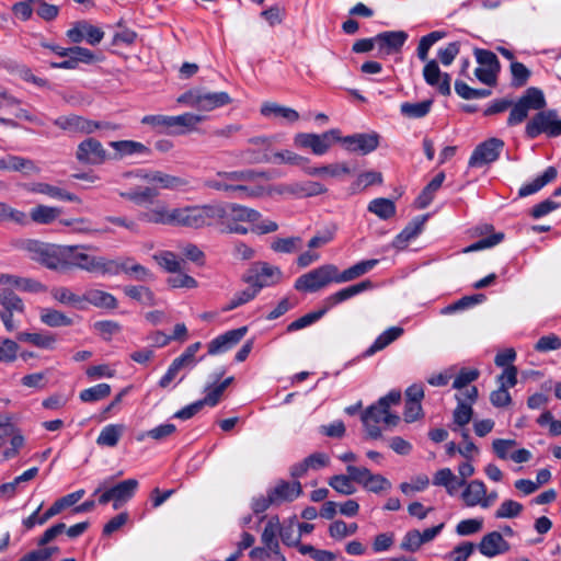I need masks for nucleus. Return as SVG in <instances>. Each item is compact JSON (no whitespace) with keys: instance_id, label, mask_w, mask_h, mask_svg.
I'll return each mask as SVG.
<instances>
[{"instance_id":"obj_40","label":"nucleus","mask_w":561,"mask_h":561,"mask_svg":"<svg viewBox=\"0 0 561 561\" xmlns=\"http://www.w3.org/2000/svg\"><path fill=\"white\" fill-rule=\"evenodd\" d=\"M445 180V173L439 172L433 180L423 188L416 198V205L420 209L426 208L434 199L436 192L440 188Z\"/></svg>"},{"instance_id":"obj_63","label":"nucleus","mask_w":561,"mask_h":561,"mask_svg":"<svg viewBox=\"0 0 561 561\" xmlns=\"http://www.w3.org/2000/svg\"><path fill=\"white\" fill-rule=\"evenodd\" d=\"M124 291L126 296L142 305L151 306L153 304V294L145 286H126Z\"/></svg>"},{"instance_id":"obj_53","label":"nucleus","mask_w":561,"mask_h":561,"mask_svg":"<svg viewBox=\"0 0 561 561\" xmlns=\"http://www.w3.org/2000/svg\"><path fill=\"white\" fill-rule=\"evenodd\" d=\"M302 239L300 237L276 238L271 243V249L276 253H294L301 249Z\"/></svg>"},{"instance_id":"obj_24","label":"nucleus","mask_w":561,"mask_h":561,"mask_svg":"<svg viewBox=\"0 0 561 561\" xmlns=\"http://www.w3.org/2000/svg\"><path fill=\"white\" fill-rule=\"evenodd\" d=\"M407 38L408 34L404 31H387L376 35L379 49L387 55L400 51Z\"/></svg>"},{"instance_id":"obj_47","label":"nucleus","mask_w":561,"mask_h":561,"mask_svg":"<svg viewBox=\"0 0 561 561\" xmlns=\"http://www.w3.org/2000/svg\"><path fill=\"white\" fill-rule=\"evenodd\" d=\"M396 205L389 198L378 197L368 204V211L375 214L382 220H387L396 215Z\"/></svg>"},{"instance_id":"obj_51","label":"nucleus","mask_w":561,"mask_h":561,"mask_svg":"<svg viewBox=\"0 0 561 561\" xmlns=\"http://www.w3.org/2000/svg\"><path fill=\"white\" fill-rule=\"evenodd\" d=\"M433 105V100H425L419 103L404 102L400 105V112L408 118H422L426 116Z\"/></svg>"},{"instance_id":"obj_11","label":"nucleus","mask_w":561,"mask_h":561,"mask_svg":"<svg viewBox=\"0 0 561 561\" xmlns=\"http://www.w3.org/2000/svg\"><path fill=\"white\" fill-rule=\"evenodd\" d=\"M340 139L341 130L332 128L322 134L298 133L294 137V145L298 148L310 149L316 156H323Z\"/></svg>"},{"instance_id":"obj_10","label":"nucleus","mask_w":561,"mask_h":561,"mask_svg":"<svg viewBox=\"0 0 561 561\" xmlns=\"http://www.w3.org/2000/svg\"><path fill=\"white\" fill-rule=\"evenodd\" d=\"M231 101L227 92H204L199 89L186 91L178 98L179 103L206 112L228 105Z\"/></svg>"},{"instance_id":"obj_48","label":"nucleus","mask_w":561,"mask_h":561,"mask_svg":"<svg viewBox=\"0 0 561 561\" xmlns=\"http://www.w3.org/2000/svg\"><path fill=\"white\" fill-rule=\"evenodd\" d=\"M84 490L80 489L72 493H69L60 499H58L47 511H46V518H51L56 515H58L62 510L66 507L75 505L77 502H79L82 496L84 495Z\"/></svg>"},{"instance_id":"obj_28","label":"nucleus","mask_w":561,"mask_h":561,"mask_svg":"<svg viewBox=\"0 0 561 561\" xmlns=\"http://www.w3.org/2000/svg\"><path fill=\"white\" fill-rule=\"evenodd\" d=\"M557 175V169L554 167H548L541 175L537 176L531 182L522 185L518 190V196L526 197L539 192L543 186L554 181Z\"/></svg>"},{"instance_id":"obj_8","label":"nucleus","mask_w":561,"mask_h":561,"mask_svg":"<svg viewBox=\"0 0 561 561\" xmlns=\"http://www.w3.org/2000/svg\"><path fill=\"white\" fill-rule=\"evenodd\" d=\"M542 134L550 138L561 136V117L557 110H542L526 123L525 135L528 139H535Z\"/></svg>"},{"instance_id":"obj_7","label":"nucleus","mask_w":561,"mask_h":561,"mask_svg":"<svg viewBox=\"0 0 561 561\" xmlns=\"http://www.w3.org/2000/svg\"><path fill=\"white\" fill-rule=\"evenodd\" d=\"M547 106V101L541 89L528 88L523 95L514 103L507 117L508 126H516L527 119L529 111L540 112Z\"/></svg>"},{"instance_id":"obj_50","label":"nucleus","mask_w":561,"mask_h":561,"mask_svg":"<svg viewBox=\"0 0 561 561\" xmlns=\"http://www.w3.org/2000/svg\"><path fill=\"white\" fill-rule=\"evenodd\" d=\"M278 534H279V522L277 517H272L264 527V530L261 536V540L263 547H266L268 550H275L279 548L278 542Z\"/></svg>"},{"instance_id":"obj_16","label":"nucleus","mask_w":561,"mask_h":561,"mask_svg":"<svg viewBox=\"0 0 561 561\" xmlns=\"http://www.w3.org/2000/svg\"><path fill=\"white\" fill-rule=\"evenodd\" d=\"M346 472L351 473L354 482L360 484L366 491L380 493L391 489V482L379 473H373L366 467L346 466Z\"/></svg>"},{"instance_id":"obj_29","label":"nucleus","mask_w":561,"mask_h":561,"mask_svg":"<svg viewBox=\"0 0 561 561\" xmlns=\"http://www.w3.org/2000/svg\"><path fill=\"white\" fill-rule=\"evenodd\" d=\"M425 220L426 216L416 217L412 221H410L404 227V229L394 238L392 245L399 250L404 249L411 240L415 239L421 233Z\"/></svg>"},{"instance_id":"obj_56","label":"nucleus","mask_w":561,"mask_h":561,"mask_svg":"<svg viewBox=\"0 0 561 561\" xmlns=\"http://www.w3.org/2000/svg\"><path fill=\"white\" fill-rule=\"evenodd\" d=\"M274 163H286L290 165H298L302 170L305 167H309V159L302 156L297 154L290 150H283L273 153Z\"/></svg>"},{"instance_id":"obj_35","label":"nucleus","mask_w":561,"mask_h":561,"mask_svg":"<svg viewBox=\"0 0 561 561\" xmlns=\"http://www.w3.org/2000/svg\"><path fill=\"white\" fill-rule=\"evenodd\" d=\"M173 216H174V208L169 209L165 205L160 204V205H157L152 209L142 211L139 215V218L147 222L173 226V222H174Z\"/></svg>"},{"instance_id":"obj_32","label":"nucleus","mask_w":561,"mask_h":561,"mask_svg":"<svg viewBox=\"0 0 561 561\" xmlns=\"http://www.w3.org/2000/svg\"><path fill=\"white\" fill-rule=\"evenodd\" d=\"M270 492L272 493V496L276 503L279 504L286 501H294L301 494L302 489L300 482L298 481H280L273 489H271Z\"/></svg>"},{"instance_id":"obj_3","label":"nucleus","mask_w":561,"mask_h":561,"mask_svg":"<svg viewBox=\"0 0 561 561\" xmlns=\"http://www.w3.org/2000/svg\"><path fill=\"white\" fill-rule=\"evenodd\" d=\"M84 249L85 245H67L65 273L80 268L92 274L114 276L117 265L113 259L90 255L81 251Z\"/></svg>"},{"instance_id":"obj_13","label":"nucleus","mask_w":561,"mask_h":561,"mask_svg":"<svg viewBox=\"0 0 561 561\" xmlns=\"http://www.w3.org/2000/svg\"><path fill=\"white\" fill-rule=\"evenodd\" d=\"M249 147L240 151V157L248 164L271 163L273 161L272 147L274 137L255 136L248 139Z\"/></svg>"},{"instance_id":"obj_2","label":"nucleus","mask_w":561,"mask_h":561,"mask_svg":"<svg viewBox=\"0 0 561 561\" xmlns=\"http://www.w3.org/2000/svg\"><path fill=\"white\" fill-rule=\"evenodd\" d=\"M209 226L218 225L224 233L247 234L249 229L243 222H255L261 214L253 209L236 203H213L208 204Z\"/></svg>"},{"instance_id":"obj_38","label":"nucleus","mask_w":561,"mask_h":561,"mask_svg":"<svg viewBox=\"0 0 561 561\" xmlns=\"http://www.w3.org/2000/svg\"><path fill=\"white\" fill-rule=\"evenodd\" d=\"M124 432V424H108L101 430L96 438V444L102 447L113 448L118 444Z\"/></svg>"},{"instance_id":"obj_14","label":"nucleus","mask_w":561,"mask_h":561,"mask_svg":"<svg viewBox=\"0 0 561 561\" xmlns=\"http://www.w3.org/2000/svg\"><path fill=\"white\" fill-rule=\"evenodd\" d=\"M374 287V284L369 279L362 280L357 284L342 288L336 293L325 297L319 308L314 311L307 313L306 316H324L336 305L358 295Z\"/></svg>"},{"instance_id":"obj_49","label":"nucleus","mask_w":561,"mask_h":561,"mask_svg":"<svg viewBox=\"0 0 561 561\" xmlns=\"http://www.w3.org/2000/svg\"><path fill=\"white\" fill-rule=\"evenodd\" d=\"M18 340L31 343L41 348H53L55 344V336L48 332H20Z\"/></svg>"},{"instance_id":"obj_21","label":"nucleus","mask_w":561,"mask_h":561,"mask_svg":"<svg viewBox=\"0 0 561 561\" xmlns=\"http://www.w3.org/2000/svg\"><path fill=\"white\" fill-rule=\"evenodd\" d=\"M423 78L430 87H434L442 95H450V76L442 72L437 60H428L423 68Z\"/></svg>"},{"instance_id":"obj_31","label":"nucleus","mask_w":561,"mask_h":561,"mask_svg":"<svg viewBox=\"0 0 561 561\" xmlns=\"http://www.w3.org/2000/svg\"><path fill=\"white\" fill-rule=\"evenodd\" d=\"M378 263L379 261L377 259H370L357 262L351 267L344 270L343 272H340L337 270V284L347 283L365 275L366 273L371 271Z\"/></svg>"},{"instance_id":"obj_36","label":"nucleus","mask_w":561,"mask_h":561,"mask_svg":"<svg viewBox=\"0 0 561 561\" xmlns=\"http://www.w3.org/2000/svg\"><path fill=\"white\" fill-rule=\"evenodd\" d=\"M304 172L310 176H330L340 178L343 174H350L351 169L345 162L331 163L322 167H305Z\"/></svg>"},{"instance_id":"obj_25","label":"nucleus","mask_w":561,"mask_h":561,"mask_svg":"<svg viewBox=\"0 0 561 561\" xmlns=\"http://www.w3.org/2000/svg\"><path fill=\"white\" fill-rule=\"evenodd\" d=\"M138 488L136 479H127L110 488L113 499V508L118 510L123 504L128 502Z\"/></svg>"},{"instance_id":"obj_52","label":"nucleus","mask_w":561,"mask_h":561,"mask_svg":"<svg viewBox=\"0 0 561 561\" xmlns=\"http://www.w3.org/2000/svg\"><path fill=\"white\" fill-rule=\"evenodd\" d=\"M152 183H158L162 188L165 190H178L187 185V181L171 174L163 173L161 171H152L151 176Z\"/></svg>"},{"instance_id":"obj_4","label":"nucleus","mask_w":561,"mask_h":561,"mask_svg":"<svg viewBox=\"0 0 561 561\" xmlns=\"http://www.w3.org/2000/svg\"><path fill=\"white\" fill-rule=\"evenodd\" d=\"M23 249L31 260L38 262L49 270L65 273L67 245L27 240L23 243Z\"/></svg>"},{"instance_id":"obj_15","label":"nucleus","mask_w":561,"mask_h":561,"mask_svg":"<svg viewBox=\"0 0 561 561\" xmlns=\"http://www.w3.org/2000/svg\"><path fill=\"white\" fill-rule=\"evenodd\" d=\"M504 141L500 138L492 137L480 142L472 151L468 167L482 168L486 164L495 162L504 149Z\"/></svg>"},{"instance_id":"obj_23","label":"nucleus","mask_w":561,"mask_h":561,"mask_svg":"<svg viewBox=\"0 0 561 561\" xmlns=\"http://www.w3.org/2000/svg\"><path fill=\"white\" fill-rule=\"evenodd\" d=\"M480 553L486 558H494L510 551V543L503 538L499 531L485 534L477 546Z\"/></svg>"},{"instance_id":"obj_5","label":"nucleus","mask_w":561,"mask_h":561,"mask_svg":"<svg viewBox=\"0 0 561 561\" xmlns=\"http://www.w3.org/2000/svg\"><path fill=\"white\" fill-rule=\"evenodd\" d=\"M337 266L334 264L320 265L296 278L294 288L301 294H313L337 284Z\"/></svg>"},{"instance_id":"obj_34","label":"nucleus","mask_w":561,"mask_h":561,"mask_svg":"<svg viewBox=\"0 0 561 561\" xmlns=\"http://www.w3.org/2000/svg\"><path fill=\"white\" fill-rule=\"evenodd\" d=\"M34 193L44 194L59 201L80 203L78 195L48 183H35L31 190Z\"/></svg>"},{"instance_id":"obj_17","label":"nucleus","mask_w":561,"mask_h":561,"mask_svg":"<svg viewBox=\"0 0 561 561\" xmlns=\"http://www.w3.org/2000/svg\"><path fill=\"white\" fill-rule=\"evenodd\" d=\"M54 125L68 133L92 134L96 129L107 128L110 125L88 119L79 115L59 116L54 119Z\"/></svg>"},{"instance_id":"obj_60","label":"nucleus","mask_w":561,"mask_h":561,"mask_svg":"<svg viewBox=\"0 0 561 561\" xmlns=\"http://www.w3.org/2000/svg\"><path fill=\"white\" fill-rule=\"evenodd\" d=\"M473 55L480 67L489 68L500 72L501 65L496 55L493 51L483 48H474Z\"/></svg>"},{"instance_id":"obj_58","label":"nucleus","mask_w":561,"mask_h":561,"mask_svg":"<svg viewBox=\"0 0 561 561\" xmlns=\"http://www.w3.org/2000/svg\"><path fill=\"white\" fill-rule=\"evenodd\" d=\"M0 222H14L25 225L27 216L25 213L18 210L4 202H0Z\"/></svg>"},{"instance_id":"obj_19","label":"nucleus","mask_w":561,"mask_h":561,"mask_svg":"<svg viewBox=\"0 0 561 561\" xmlns=\"http://www.w3.org/2000/svg\"><path fill=\"white\" fill-rule=\"evenodd\" d=\"M69 42L73 44H79L83 39L87 41L92 46L98 45L104 37V32L88 21L82 20L76 22L71 28H69L66 33Z\"/></svg>"},{"instance_id":"obj_64","label":"nucleus","mask_w":561,"mask_h":561,"mask_svg":"<svg viewBox=\"0 0 561 561\" xmlns=\"http://www.w3.org/2000/svg\"><path fill=\"white\" fill-rule=\"evenodd\" d=\"M476 545L469 541H463L457 545L448 554L447 558L450 561H467L469 557L474 552Z\"/></svg>"},{"instance_id":"obj_45","label":"nucleus","mask_w":561,"mask_h":561,"mask_svg":"<svg viewBox=\"0 0 561 561\" xmlns=\"http://www.w3.org/2000/svg\"><path fill=\"white\" fill-rule=\"evenodd\" d=\"M8 170L22 172L24 175L38 174L41 172V169L33 160L13 154H8Z\"/></svg>"},{"instance_id":"obj_33","label":"nucleus","mask_w":561,"mask_h":561,"mask_svg":"<svg viewBox=\"0 0 561 561\" xmlns=\"http://www.w3.org/2000/svg\"><path fill=\"white\" fill-rule=\"evenodd\" d=\"M84 309L88 305H93L103 309H115L117 307L116 298L106 291L100 289H90L83 295Z\"/></svg>"},{"instance_id":"obj_9","label":"nucleus","mask_w":561,"mask_h":561,"mask_svg":"<svg viewBox=\"0 0 561 561\" xmlns=\"http://www.w3.org/2000/svg\"><path fill=\"white\" fill-rule=\"evenodd\" d=\"M400 421L399 415L391 413L385 407L378 402L368 407L362 414V422L368 437L377 439L381 437L382 427L385 428L394 427Z\"/></svg>"},{"instance_id":"obj_43","label":"nucleus","mask_w":561,"mask_h":561,"mask_svg":"<svg viewBox=\"0 0 561 561\" xmlns=\"http://www.w3.org/2000/svg\"><path fill=\"white\" fill-rule=\"evenodd\" d=\"M159 192L153 187H137L128 192H121L119 196L137 205L153 203Z\"/></svg>"},{"instance_id":"obj_27","label":"nucleus","mask_w":561,"mask_h":561,"mask_svg":"<svg viewBox=\"0 0 561 561\" xmlns=\"http://www.w3.org/2000/svg\"><path fill=\"white\" fill-rule=\"evenodd\" d=\"M110 146L116 151L114 159H122L134 154L149 156L151 153L150 148L135 140L111 141Z\"/></svg>"},{"instance_id":"obj_46","label":"nucleus","mask_w":561,"mask_h":561,"mask_svg":"<svg viewBox=\"0 0 561 561\" xmlns=\"http://www.w3.org/2000/svg\"><path fill=\"white\" fill-rule=\"evenodd\" d=\"M38 473V468L33 467L14 478L13 481L0 485V495L11 499L15 495L19 485L34 479Z\"/></svg>"},{"instance_id":"obj_61","label":"nucleus","mask_w":561,"mask_h":561,"mask_svg":"<svg viewBox=\"0 0 561 561\" xmlns=\"http://www.w3.org/2000/svg\"><path fill=\"white\" fill-rule=\"evenodd\" d=\"M358 529L357 524H346L344 520H335L329 526V535L335 540H342L354 535Z\"/></svg>"},{"instance_id":"obj_59","label":"nucleus","mask_w":561,"mask_h":561,"mask_svg":"<svg viewBox=\"0 0 561 561\" xmlns=\"http://www.w3.org/2000/svg\"><path fill=\"white\" fill-rule=\"evenodd\" d=\"M111 386L108 383H99L80 392V399L83 402H95L108 397Z\"/></svg>"},{"instance_id":"obj_22","label":"nucleus","mask_w":561,"mask_h":561,"mask_svg":"<svg viewBox=\"0 0 561 561\" xmlns=\"http://www.w3.org/2000/svg\"><path fill=\"white\" fill-rule=\"evenodd\" d=\"M248 328L241 327L218 335L208 343V354L218 355L234 347L247 334Z\"/></svg>"},{"instance_id":"obj_42","label":"nucleus","mask_w":561,"mask_h":561,"mask_svg":"<svg viewBox=\"0 0 561 561\" xmlns=\"http://www.w3.org/2000/svg\"><path fill=\"white\" fill-rule=\"evenodd\" d=\"M485 295L483 294H473L470 296H465L458 299L455 302L449 304L448 306L440 309V314H448L454 312H462L467 311L469 308L479 305L485 300Z\"/></svg>"},{"instance_id":"obj_20","label":"nucleus","mask_w":561,"mask_h":561,"mask_svg":"<svg viewBox=\"0 0 561 561\" xmlns=\"http://www.w3.org/2000/svg\"><path fill=\"white\" fill-rule=\"evenodd\" d=\"M339 141H341L344 148L350 152L368 154L378 148L379 135L377 133L354 134L346 137L341 136Z\"/></svg>"},{"instance_id":"obj_18","label":"nucleus","mask_w":561,"mask_h":561,"mask_svg":"<svg viewBox=\"0 0 561 561\" xmlns=\"http://www.w3.org/2000/svg\"><path fill=\"white\" fill-rule=\"evenodd\" d=\"M76 158L83 164L100 165L110 157L101 141L90 137L78 145Z\"/></svg>"},{"instance_id":"obj_1","label":"nucleus","mask_w":561,"mask_h":561,"mask_svg":"<svg viewBox=\"0 0 561 561\" xmlns=\"http://www.w3.org/2000/svg\"><path fill=\"white\" fill-rule=\"evenodd\" d=\"M283 277L284 273L278 266L271 265L263 261L252 263L242 276L243 282L247 283L249 287L242 291L236 293L234 296L221 307V311H231L249 302L262 288L279 284Z\"/></svg>"},{"instance_id":"obj_39","label":"nucleus","mask_w":561,"mask_h":561,"mask_svg":"<svg viewBox=\"0 0 561 561\" xmlns=\"http://www.w3.org/2000/svg\"><path fill=\"white\" fill-rule=\"evenodd\" d=\"M403 333V329L400 327H391L383 331L375 342L365 351L364 356L368 357L375 353L383 350L393 341H396Z\"/></svg>"},{"instance_id":"obj_12","label":"nucleus","mask_w":561,"mask_h":561,"mask_svg":"<svg viewBox=\"0 0 561 561\" xmlns=\"http://www.w3.org/2000/svg\"><path fill=\"white\" fill-rule=\"evenodd\" d=\"M173 226L201 229L209 226L208 204L174 208Z\"/></svg>"},{"instance_id":"obj_6","label":"nucleus","mask_w":561,"mask_h":561,"mask_svg":"<svg viewBox=\"0 0 561 561\" xmlns=\"http://www.w3.org/2000/svg\"><path fill=\"white\" fill-rule=\"evenodd\" d=\"M203 119L202 116L192 113H184L178 116L168 115H146L141 118V124L150 126L159 134H183L180 128H193Z\"/></svg>"},{"instance_id":"obj_26","label":"nucleus","mask_w":561,"mask_h":561,"mask_svg":"<svg viewBox=\"0 0 561 561\" xmlns=\"http://www.w3.org/2000/svg\"><path fill=\"white\" fill-rule=\"evenodd\" d=\"M114 262L117 265L114 276L121 273H125L136 280H147L152 276L151 272L147 267L135 263L131 257L116 259Z\"/></svg>"},{"instance_id":"obj_57","label":"nucleus","mask_w":561,"mask_h":561,"mask_svg":"<svg viewBox=\"0 0 561 561\" xmlns=\"http://www.w3.org/2000/svg\"><path fill=\"white\" fill-rule=\"evenodd\" d=\"M444 36V32L434 31L421 37L416 49V54L420 60L427 62L428 50L437 41L442 39Z\"/></svg>"},{"instance_id":"obj_54","label":"nucleus","mask_w":561,"mask_h":561,"mask_svg":"<svg viewBox=\"0 0 561 561\" xmlns=\"http://www.w3.org/2000/svg\"><path fill=\"white\" fill-rule=\"evenodd\" d=\"M353 482L354 478H352L351 473L335 474L329 479V485L344 495H352L356 492Z\"/></svg>"},{"instance_id":"obj_30","label":"nucleus","mask_w":561,"mask_h":561,"mask_svg":"<svg viewBox=\"0 0 561 561\" xmlns=\"http://www.w3.org/2000/svg\"><path fill=\"white\" fill-rule=\"evenodd\" d=\"M0 284L9 285L28 293H39L46 289V287L36 279L9 274H0Z\"/></svg>"},{"instance_id":"obj_55","label":"nucleus","mask_w":561,"mask_h":561,"mask_svg":"<svg viewBox=\"0 0 561 561\" xmlns=\"http://www.w3.org/2000/svg\"><path fill=\"white\" fill-rule=\"evenodd\" d=\"M456 400L457 407L453 413L454 424L459 427H463L471 421L473 410L472 407L467 404L461 397L456 396Z\"/></svg>"},{"instance_id":"obj_37","label":"nucleus","mask_w":561,"mask_h":561,"mask_svg":"<svg viewBox=\"0 0 561 561\" xmlns=\"http://www.w3.org/2000/svg\"><path fill=\"white\" fill-rule=\"evenodd\" d=\"M461 497L467 506L481 505L486 493L485 484L481 480H472L466 483Z\"/></svg>"},{"instance_id":"obj_41","label":"nucleus","mask_w":561,"mask_h":561,"mask_svg":"<svg viewBox=\"0 0 561 561\" xmlns=\"http://www.w3.org/2000/svg\"><path fill=\"white\" fill-rule=\"evenodd\" d=\"M261 114L265 117L276 116L282 117L288 123H295L299 119V113L287 106L279 105L277 103H265L261 107Z\"/></svg>"},{"instance_id":"obj_62","label":"nucleus","mask_w":561,"mask_h":561,"mask_svg":"<svg viewBox=\"0 0 561 561\" xmlns=\"http://www.w3.org/2000/svg\"><path fill=\"white\" fill-rule=\"evenodd\" d=\"M0 304L10 313H13V312L22 313V312H24V305H23L22 299L18 295L12 293V291L2 290L0 293Z\"/></svg>"},{"instance_id":"obj_44","label":"nucleus","mask_w":561,"mask_h":561,"mask_svg":"<svg viewBox=\"0 0 561 561\" xmlns=\"http://www.w3.org/2000/svg\"><path fill=\"white\" fill-rule=\"evenodd\" d=\"M61 213L62 210L59 207L37 205L31 209L30 217L36 224L49 225L55 221Z\"/></svg>"}]
</instances>
